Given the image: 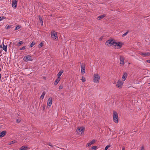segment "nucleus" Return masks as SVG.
Returning a JSON list of instances; mask_svg holds the SVG:
<instances>
[{
  "label": "nucleus",
  "instance_id": "7ed1b4c3",
  "mask_svg": "<svg viewBox=\"0 0 150 150\" xmlns=\"http://www.w3.org/2000/svg\"><path fill=\"white\" fill-rule=\"evenodd\" d=\"M100 78V76L98 74H94L93 75V82L95 83L99 82Z\"/></svg>",
  "mask_w": 150,
  "mask_h": 150
},
{
  "label": "nucleus",
  "instance_id": "e433bc0d",
  "mask_svg": "<svg viewBox=\"0 0 150 150\" xmlns=\"http://www.w3.org/2000/svg\"><path fill=\"white\" fill-rule=\"evenodd\" d=\"M4 17H0V21L4 19Z\"/></svg>",
  "mask_w": 150,
  "mask_h": 150
},
{
  "label": "nucleus",
  "instance_id": "9b49d317",
  "mask_svg": "<svg viewBox=\"0 0 150 150\" xmlns=\"http://www.w3.org/2000/svg\"><path fill=\"white\" fill-rule=\"evenodd\" d=\"M52 98H49L47 103V105H48L50 106H51L52 103Z\"/></svg>",
  "mask_w": 150,
  "mask_h": 150
},
{
  "label": "nucleus",
  "instance_id": "a18cd8bd",
  "mask_svg": "<svg viewBox=\"0 0 150 150\" xmlns=\"http://www.w3.org/2000/svg\"><path fill=\"white\" fill-rule=\"evenodd\" d=\"M4 78H6V76H5V77H4Z\"/></svg>",
  "mask_w": 150,
  "mask_h": 150
},
{
  "label": "nucleus",
  "instance_id": "37998d69",
  "mask_svg": "<svg viewBox=\"0 0 150 150\" xmlns=\"http://www.w3.org/2000/svg\"><path fill=\"white\" fill-rule=\"evenodd\" d=\"M55 146V147H58L56 146Z\"/></svg>",
  "mask_w": 150,
  "mask_h": 150
},
{
  "label": "nucleus",
  "instance_id": "393cba45",
  "mask_svg": "<svg viewBox=\"0 0 150 150\" xmlns=\"http://www.w3.org/2000/svg\"><path fill=\"white\" fill-rule=\"evenodd\" d=\"M21 26L20 25H18L15 28L14 30H17L20 28H21Z\"/></svg>",
  "mask_w": 150,
  "mask_h": 150
},
{
  "label": "nucleus",
  "instance_id": "5701e85b",
  "mask_svg": "<svg viewBox=\"0 0 150 150\" xmlns=\"http://www.w3.org/2000/svg\"><path fill=\"white\" fill-rule=\"evenodd\" d=\"M12 25H6V26L5 28L7 30L8 29L11 28H12Z\"/></svg>",
  "mask_w": 150,
  "mask_h": 150
},
{
  "label": "nucleus",
  "instance_id": "c85d7f7f",
  "mask_svg": "<svg viewBox=\"0 0 150 150\" xmlns=\"http://www.w3.org/2000/svg\"><path fill=\"white\" fill-rule=\"evenodd\" d=\"M81 80L82 82H84L86 81V79L83 76H82Z\"/></svg>",
  "mask_w": 150,
  "mask_h": 150
},
{
  "label": "nucleus",
  "instance_id": "b1692460",
  "mask_svg": "<svg viewBox=\"0 0 150 150\" xmlns=\"http://www.w3.org/2000/svg\"><path fill=\"white\" fill-rule=\"evenodd\" d=\"M45 94V92H43V93H42V95H41L40 98H42V99H43L44 96Z\"/></svg>",
  "mask_w": 150,
  "mask_h": 150
},
{
  "label": "nucleus",
  "instance_id": "f257e3e1",
  "mask_svg": "<svg viewBox=\"0 0 150 150\" xmlns=\"http://www.w3.org/2000/svg\"><path fill=\"white\" fill-rule=\"evenodd\" d=\"M105 44L109 47L111 46L112 45H113L115 47V48L119 49L121 48L122 46V43L120 42H117L114 40L112 39H109L108 40L105 42Z\"/></svg>",
  "mask_w": 150,
  "mask_h": 150
},
{
  "label": "nucleus",
  "instance_id": "c9c22d12",
  "mask_svg": "<svg viewBox=\"0 0 150 150\" xmlns=\"http://www.w3.org/2000/svg\"><path fill=\"white\" fill-rule=\"evenodd\" d=\"M16 122L17 123H19L21 122V120L19 119H17L16 120Z\"/></svg>",
  "mask_w": 150,
  "mask_h": 150
},
{
  "label": "nucleus",
  "instance_id": "473e14b6",
  "mask_svg": "<svg viewBox=\"0 0 150 150\" xmlns=\"http://www.w3.org/2000/svg\"><path fill=\"white\" fill-rule=\"evenodd\" d=\"M128 32H129V31H127V32H126L125 33H124L122 35V36L123 37H125V35H126L128 33Z\"/></svg>",
  "mask_w": 150,
  "mask_h": 150
},
{
  "label": "nucleus",
  "instance_id": "58836bf2",
  "mask_svg": "<svg viewBox=\"0 0 150 150\" xmlns=\"http://www.w3.org/2000/svg\"><path fill=\"white\" fill-rule=\"evenodd\" d=\"M144 149V147L143 146H142L141 147V149L140 150H143Z\"/></svg>",
  "mask_w": 150,
  "mask_h": 150
},
{
  "label": "nucleus",
  "instance_id": "0eeeda50",
  "mask_svg": "<svg viewBox=\"0 0 150 150\" xmlns=\"http://www.w3.org/2000/svg\"><path fill=\"white\" fill-rule=\"evenodd\" d=\"M123 83L120 80H119L117 82L116 86L119 88H122Z\"/></svg>",
  "mask_w": 150,
  "mask_h": 150
},
{
  "label": "nucleus",
  "instance_id": "6ab92c4d",
  "mask_svg": "<svg viewBox=\"0 0 150 150\" xmlns=\"http://www.w3.org/2000/svg\"><path fill=\"white\" fill-rule=\"evenodd\" d=\"M39 19L40 20V22L41 23V25H43V21L42 20V18L41 16H39Z\"/></svg>",
  "mask_w": 150,
  "mask_h": 150
},
{
  "label": "nucleus",
  "instance_id": "c756f323",
  "mask_svg": "<svg viewBox=\"0 0 150 150\" xmlns=\"http://www.w3.org/2000/svg\"><path fill=\"white\" fill-rule=\"evenodd\" d=\"M43 44V43L42 42H41V43H40L38 45V47L41 48V47H42V46Z\"/></svg>",
  "mask_w": 150,
  "mask_h": 150
},
{
  "label": "nucleus",
  "instance_id": "a878e982",
  "mask_svg": "<svg viewBox=\"0 0 150 150\" xmlns=\"http://www.w3.org/2000/svg\"><path fill=\"white\" fill-rule=\"evenodd\" d=\"M97 148V146H92L90 149V150H96Z\"/></svg>",
  "mask_w": 150,
  "mask_h": 150
},
{
  "label": "nucleus",
  "instance_id": "79ce46f5",
  "mask_svg": "<svg viewBox=\"0 0 150 150\" xmlns=\"http://www.w3.org/2000/svg\"><path fill=\"white\" fill-rule=\"evenodd\" d=\"M122 150H125V148L124 147H123L122 149Z\"/></svg>",
  "mask_w": 150,
  "mask_h": 150
},
{
  "label": "nucleus",
  "instance_id": "6e6552de",
  "mask_svg": "<svg viewBox=\"0 0 150 150\" xmlns=\"http://www.w3.org/2000/svg\"><path fill=\"white\" fill-rule=\"evenodd\" d=\"M125 59L122 56H120V64L122 66H123L124 64Z\"/></svg>",
  "mask_w": 150,
  "mask_h": 150
},
{
  "label": "nucleus",
  "instance_id": "423d86ee",
  "mask_svg": "<svg viewBox=\"0 0 150 150\" xmlns=\"http://www.w3.org/2000/svg\"><path fill=\"white\" fill-rule=\"evenodd\" d=\"M23 60L25 62H28L32 61V59L31 56L29 55H27L24 57Z\"/></svg>",
  "mask_w": 150,
  "mask_h": 150
},
{
  "label": "nucleus",
  "instance_id": "ddd939ff",
  "mask_svg": "<svg viewBox=\"0 0 150 150\" xmlns=\"http://www.w3.org/2000/svg\"><path fill=\"white\" fill-rule=\"evenodd\" d=\"M6 131L5 130L0 132V138L4 137L6 134Z\"/></svg>",
  "mask_w": 150,
  "mask_h": 150
},
{
  "label": "nucleus",
  "instance_id": "bb28decb",
  "mask_svg": "<svg viewBox=\"0 0 150 150\" xmlns=\"http://www.w3.org/2000/svg\"><path fill=\"white\" fill-rule=\"evenodd\" d=\"M15 143V141H12L8 143L9 145H11L12 144H14Z\"/></svg>",
  "mask_w": 150,
  "mask_h": 150
},
{
  "label": "nucleus",
  "instance_id": "dca6fc26",
  "mask_svg": "<svg viewBox=\"0 0 150 150\" xmlns=\"http://www.w3.org/2000/svg\"><path fill=\"white\" fill-rule=\"evenodd\" d=\"M96 142V141L95 140H93L91 141L90 142L87 144V146H90L91 145L94 143Z\"/></svg>",
  "mask_w": 150,
  "mask_h": 150
},
{
  "label": "nucleus",
  "instance_id": "c03bdc74",
  "mask_svg": "<svg viewBox=\"0 0 150 150\" xmlns=\"http://www.w3.org/2000/svg\"><path fill=\"white\" fill-rule=\"evenodd\" d=\"M1 71V68H0V72Z\"/></svg>",
  "mask_w": 150,
  "mask_h": 150
},
{
  "label": "nucleus",
  "instance_id": "49530a36",
  "mask_svg": "<svg viewBox=\"0 0 150 150\" xmlns=\"http://www.w3.org/2000/svg\"><path fill=\"white\" fill-rule=\"evenodd\" d=\"M1 128V127H0V128Z\"/></svg>",
  "mask_w": 150,
  "mask_h": 150
},
{
  "label": "nucleus",
  "instance_id": "4c0bfd02",
  "mask_svg": "<svg viewBox=\"0 0 150 150\" xmlns=\"http://www.w3.org/2000/svg\"><path fill=\"white\" fill-rule=\"evenodd\" d=\"M103 37H101L99 39V40H102L103 38Z\"/></svg>",
  "mask_w": 150,
  "mask_h": 150
},
{
  "label": "nucleus",
  "instance_id": "4468645a",
  "mask_svg": "<svg viewBox=\"0 0 150 150\" xmlns=\"http://www.w3.org/2000/svg\"><path fill=\"white\" fill-rule=\"evenodd\" d=\"M127 74L126 72H124V73L123 75L122 78V80L123 81H124L127 78Z\"/></svg>",
  "mask_w": 150,
  "mask_h": 150
},
{
  "label": "nucleus",
  "instance_id": "1a4fd4ad",
  "mask_svg": "<svg viewBox=\"0 0 150 150\" xmlns=\"http://www.w3.org/2000/svg\"><path fill=\"white\" fill-rule=\"evenodd\" d=\"M17 1L16 0H13L12 2V7L14 8H16V7Z\"/></svg>",
  "mask_w": 150,
  "mask_h": 150
},
{
  "label": "nucleus",
  "instance_id": "7c9ffc66",
  "mask_svg": "<svg viewBox=\"0 0 150 150\" xmlns=\"http://www.w3.org/2000/svg\"><path fill=\"white\" fill-rule=\"evenodd\" d=\"M35 43H34L33 42L30 45V47H32L33 46L35 45Z\"/></svg>",
  "mask_w": 150,
  "mask_h": 150
},
{
  "label": "nucleus",
  "instance_id": "a19ab883",
  "mask_svg": "<svg viewBox=\"0 0 150 150\" xmlns=\"http://www.w3.org/2000/svg\"><path fill=\"white\" fill-rule=\"evenodd\" d=\"M4 77H3L2 79H1V81L2 82H3V81L4 80Z\"/></svg>",
  "mask_w": 150,
  "mask_h": 150
},
{
  "label": "nucleus",
  "instance_id": "f704fd0d",
  "mask_svg": "<svg viewBox=\"0 0 150 150\" xmlns=\"http://www.w3.org/2000/svg\"><path fill=\"white\" fill-rule=\"evenodd\" d=\"M63 86L62 85H60L59 87V89H62L63 88Z\"/></svg>",
  "mask_w": 150,
  "mask_h": 150
},
{
  "label": "nucleus",
  "instance_id": "aec40b11",
  "mask_svg": "<svg viewBox=\"0 0 150 150\" xmlns=\"http://www.w3.org/2000/svg\"><path fill=\"white\" fill-rule=\"evenodd\" d=\"M60 80V79L59 78H57L55 81L54 84L55 85H57L59 81Z\"/></svg>",
  "mask_w": 150,
  "mask_h": 150
},
{
  "label": "nucleus",
  "instance_id": "412c9836",
  "mask_svg": "<svg viewBox=\"0 0 150 150\" xmlns=\"http://www.w3.org/2000/svg\"><path fill=\"white\" fill-rule=\"evenodd\" d=\"M3 50H4L5 52H6L7 51V45H6V46H5L3 44Z\"/></svg>",
  "mask_w": 150,
  "mask_h": 150
},
{
  "label": "nucleus",
  "instance_id": "20e7f679",
  "mask_svg": "<svg viewBox=\"0 0 150 150\" xmlns=\"http://www.w3.org/2000/svg\"><path fill=\"white\" fill-rule=\"evenodd\" d=\"M85 129L83 127H81L78 128L77 129L76 132H77L79 135H82Z\"/></svg>",
  "mask_w": 150,
  "mask_h": 150
},
{
  "label": "nucleus",
  "instance_id": "4be33fe9",
  "mask_svg": "<svg viewBox=\"0 0 150 150\" xmlns=\"http://www.w3.org/2000/svg\"><path fill=\"white\" fill-rule=\"evenodd\" d=\"M23 42L22 41H19L17 44V46L19 47L21 45L23 44Z\"/></svg>",
  "mask_w": 150,
  "mask_h": 150
},
{
  "label": "nucleus",
  "instance_id": "f3484780",
  "mask_svg": "<svg viewBox=\"0 0 150 150\" xmlns=\"http://www.w3.org/2000/svg\"><path fill=\"white\" fill-rule=\"evenodd\" d=\"M28 148V147L26 146H22L19 150H26Z\"/></svg>",
  "mask_w": 150,
  "mask_h": 150
},
{
  "label": "nucleus",
  "instance_id": "9d476101",
  "mask_svg": "<svg viewBox=\"0 0 150 150\" xmlns=\"http://www.w3.org/2000/svg\"><path fill=\"white\" fill-rule=\"evenodd\" d=\"M139 54L144 57L150 55V53L149 52H140Z\"/></svg>",
  "mask_w": 150,
  "mask_h": 150
},
{
  "label": "nucleus",
  "instance_id": "39448f33",
  "mask_svg": "<svg viewBox=\"0 0 150 150\" xmlns=\"http://www.w3.org/2000/svg\"><path fill=\"white\" fill-rule=\"evenodd\" d=\"M51 37L54 40L57 39L58 38V37L57 33L54 31H52Z\"/></svg>",
  "mask_w": 150,
  "mask_h": 150
},
{
  "label": "nucleus",
  "instance_id": "cd10ccee",
  "mask_svg": "<svg viewBox=\"0 0 150 150\" xmlns=\"http://www.w3.org/2000/svg\"><path fill=\"white\" fill-rule=\"evenodd\" d=\"M26 46H23L22 48H20L19 50H23L25 49H26Z\"/></svg>",
  "mask_w": 150,
  "mask_h": 150
},
{
  "label": "nucleus",
  "instance_id": "72a5a7b5",
  "mask_svg": "<svg viewBox=\"0 0 150 150\" xmlns=\"http://www.w3.org/2000/svg\"><path fill=\"white\" fill-rule=\"evenodd\" d=\"M47 144H48L49 146H51V147H53L54 146H53V145L51 143H50V142H49V143H48Z\"/></svg>",
  "mask_w": 150,
  "mask_h": 150
},
{
  "label": "nucleus",
  "instance_id": "2f4dec72",
  "mask_svg": "<svg viewBox=\"0 0 150 150\" xmlns=\"http://www.w3.org/2000/svg\"><path fill=\"white\" fill-rule=\"evenodd\" d=\"M110 145H108L105 148V150H107L108 148L110 147Z\"/></svg>",
  "mask_w": 150,
  "mask_h": 150
},
{
  "label": "nucleus",
  "instance_id": "ea45409f",
  "mask_svg": "<svg viewBox=\"0 0 150 150\" xmlns=\"http://www.w3.org/2000/svg\"><path fill=\"white\" fill-rule=\"evenodd\" d=\"M147 62L148 63H150V59L147 60Z\"/></svg>",
  "mask_w": 150,
  "mask_h": 150
},
{
  "label": "nucleus",
  "instance_id": "f03ea898",
  "mask_svg": "<svg viewBox=\"0 0 150 150\" xmlns=\"http://www.w3.org/2000/svg\"><path fill=\"white\" fill-rule=\"evenodd\" d=\"M113 118L114 121L116 123L118 122V117L116 112L114 111L113 112Z\"/></svg>",
  "mask_w": 150,
  "mask_h": 150
},
{
  "label": "nucleus",
  "instance_id": "f8f14e48",
  "mask_svg": "<svg viewBox=\"0 0 150 150\" xmlns=\"http://www.w3.org/2000/svg\"><path fill=\"white\" fill-rule=\"evenodd\" d=\"M85 67L84 65H83L81 66V73L82 75L85 73Z\"/></svg>",
  "mask_w": 150,
  "mask_h": 150
},
{
  "label": "nucleus",
  "instance_id": "2eb2a0df",
  "mask_svg": "<svg viewBox=\"0 0 150 150\" xmlns=\"http://www.w3.org/2000/svg\"><path fill=\"white\" fill-rule=\"evenodd\" d=\"M106 16V15L105 14H103L101 16H99L97 18V19L98 20H100V19H102L104 17Z\"/></svg>",
  "mask_w": 150,
  "mask_h": 150
},
{
  "label": "nucleus",
  "instance_id": "a211bd4d",
  "mask_svg": "<svg viewBox=\"0 0 150 150\" xmlns=\"http://www.w3.org/2000/svg\"><path fill=\"white\" fill-rule=\"evenodd\" d=\"M63 72V70H61L57 74V78L60 79V76Z\"/></svg>",
  "mask_w": 150,
  "mask_h": 150
}]
</instances>
